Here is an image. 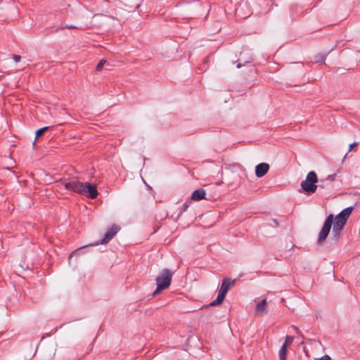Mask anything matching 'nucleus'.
<instances>
[{
    "label": "nucleus",
    "instance_id": "obj_24",
    "mask_svg": "<svg viewBox=\"0 0 360 360\" xmlns=\"http://www.w3.org/2000/svg\"><path fill=\"white\" fill-rule=\"evenodd\" d=\"M237 68H240V63L238 64Z\"/></svg>",
    "mask_w": 360,
    "mask_h": 360
},
{
    "label": "nucleus",
    "instance_id": "obj_13",
    "mask_svg": "<svg viewBox=\"0 0 360 360\" xmlns=\"http://www.w3.org/2000/svg\"><path fill=\"white\" fill-rule=\"evenodd\" d=\"M293 340L294 338L292 336L287 335L285 337V340L283 345H285V347H288V346L290 345L292 343Z\"/></svg>",
    "mask_w": 360,
    "mask_h": 360
},
{
    "label": "nucleus",
    "instance_id": "obj_8",
    "mask_svg": "<svg viewBox=\"0 0 360 360\" xmlns=\"http://www.w3.org/2000/svg\"><path fill=\"white\" fill-rule=\"evenodd\" d=\"M269 169V165L265 162L259 163L255 167V175L258 178L264 176Z\"/></svg>",
    "mask_w": 360,
    "mask_h": 360
},
{
    "label": "nucleus",
    "instance_id": "obj_3",
    "mask_svg": "<svg viewBox=\"0 0 360 360\" xmlns=\"http://www.w3.org/2000/svg\"><path fill=\"white\" fill-rule=\"evenodd\" d=\"M173 274L174 273L168 269H164L161 271L159 276L155 279L157 288L153 293L154 297L159 294L162 290L169 287Z\"/></svg>",
    "mask_w": 360,
    "mask_h": 360
},
{
    "label": "nucleus",
    "instance_id": "obj_14",
    "mask_svg": "<svg viewBox=\"0 0 360 360\" xmlns=\"http://www.w3.org/2000/svg\"><path fill=\"white\" fill-rule=\"evenodd\" d=\"M49 129V127H44L39 129H38L36 131V137L38 138L41 136L46 131H47Z\"/></svg>",
    "mask_w": 360,
    "mask_h": 360
},
{
    "label": "nucleus",
    "instance_id": "obj_15",
    "mask_svg": "<svg viewBox=\"0 0 360 360\" xmlns=\"http://www.w3.org/2000/svg\"><path fill=\"white\" fill-rule=\"evenodd\" d=\"M107 63V60L105 59H102L99 61V63L96 65V70L101 71L103 69V65Z\"/></svg>",
    "mask_w": 360,
    "mask_h": 360
},
{
    "label": "nucleus",
    "instance_id": "obj_20",
    "mask_svg": "<svg viewBox=\"0 0 360 360\" xmlns=\"http://www.w3.org/2000/svg\"><path fill=\"white\" fill-rule=\"evenodd\" d=\"M319 360H332L328 355H324L319 359Z\"/></svg>",
    "mask_w": 360,
    "mask_h": 360
},
{
    "label": "nucleus",
    "instance_id": "obj_16",
    "mask_svg": "<svg viewBox=\"0 0 360 360\" xmlns=\"http://www.w3.org/2000/svg\"><path fill=\"white\" fill-rule=\"evenodd\" d=\"M335 174L329 175L326 179H321V182H327L328 181H333L335 180Z\"/></svg>",
    "mask_w": 360,
    "mask_h": 360
},
{
    "label": "nucleus",
    "instance_id": "obj_23",
    "mask_svg": "<svg viewBox=\"0 0 360 360\" xmlns=\"http://www.w3.org/2000/svg\"><path fill=\"white\" fill-rule=\"evenodd\" d=\"M320 58L321 59V63H323L324 60H325V56H321Z\"/></svg>",
    "mask_w": 360,
    "mask_h": 360
},
{
    "label": "nucleus",
    "instance_id": "obj_17",
    "mask_svg": "<svg viewBox=\"0 0 360 360\" xmlns=\"http://www.w3.org/2000/svg\"><path fill=\"white\" fill-rule=\"evenodd\" d=\"M188 207H189V203H188L187 202H185L183 205L182 207L181 208L180 212L181 213V212H186Z\"/></svg>",
    "mask_w": 360,
    "mask_h": 360
},
{
    "label": "nucleus",
    "instance_id": "obj_6",
    "mask_svg": "<svg viewBox=\"0 0 360 360\" xmlns=\"http://www.w3.org/2000/svg\"><path fill=\"white\" fill-rule=\"evenodd\" d=\"M333 221V215L332 214H330L327 217V218L323 224V226L319 234V238H318V240H317L319 244H321L322 243H323L326 240V239L328 237L329 232L330 231Z\"/></svg>",
    "mask_w": 360,
    "mask_h": 360
},
{
    "label": "nucleus",
    "instance_id": "obj_22",
    "mask_svg": "<svg viewBox=\"0 0 360 360\" xmlns=\"http://www.w3.org/2000/svg\"><path fill=\"white\" fill-rule=\"evenodd\" d=\"M83 248H84V247H82V248H78V249H77V250H76L75 252H73L71 255H70V256H69V259H70V257L72 256V255H74L75 253H76V252H77L80 251V250H81V249H82Z\"/></svg>",
    "mask_w": 360,
    "mask_h": 360
},
{
    "label": "nucleus",
    "instance_id": "obj_7",
    "mask_svg": "<svg viewBox=\"0 0 360 360\" xmlns=\"http://www.w3.org/2000/svg\"><path fill=\"white\" fill-rule=\"evenodd\" d=\"M121 229L120 226L117 224H113L110 228L108 229L106 233L104 235L103 238H102L100 241H97L91 245H98L101 244H106L110 240H111L114 236L117 233V232Z\"/></svg>",
    "mask_w": 360,
    "mask_h": 360
},
{
    "label": "nucleus",
    "instance_id": "obj_21",
    "mask_svg": "<svg viewBox=\"0 0 360 360\" xmlns=\"http://www.w3.org/2000/svg\"><path fill=\"white\" fill-rule=\"evenodd\" d=\"M320 184L318 185L319 187L321 188H325V186H326V182H321V181H319Z\"/></svg>",
    "mask_w": 360,
    "mask_h": 360
},
{
    "label": "nucleus",
    "instance_id": "obj_18",
    "mask_svg": "<svg viewBox=\"0 0 360 360\" xmlns=\"http://www.w3.org/2000/svg\"><path fill=\"white\" fill-rule=\"evenodd\" d=\"M359 145L358 142H354L351 143L349 146V150L351 151L354 147L357 146Z\"/></svg>",
    "mask_w": 360,
    "mask_h": 360
},
{
    "label": "nucleus",
    "instance_id": "obj_9",
    "mask_svg": "<svg viewBox=\"0 0 360 360\" xmlns=\"http://www.w3.org/2000/svg\"><path fill=\"white\" fill-rule=\"evenodd\" d=\"M93 26L92 23L91 22H89V24H84L83 25H81V26H76V25H66L65 26H62V27H60L57 29V30H63L64 29H75V30H86V29H89V28H91V27Z\"/></svg>",
    "mask_w": 360,
    "mask_h": 360
},
{
    "label": "nucleus",
    "instance_id": "obj_19",
    "mask_svg": "<svg viewBox=\"0 0 360 360\" xmlns=\"http://www.w3.org/2000/svg\"><path fill=\"white\" fill-rule=\"evenodd\" d=\"M13 58L15 63L20 61L21 57L18 55H13Z\"/></svg>",
    "mask_w": 360,
    "mask_h": 360
},
{
    "label": "nucleus",
    "instance_id": "obj_10",
    "mask_svg": "<svg viewBox=\"0 0 360 360\" xmlns=\"http://www.w3.org/2000/svg\"><path fill=\"white\" fill-rule=\"evenodd\" d=\"M205 191L204 189L195 190L191 195V199L195 201H199L205 198Z\"/></svg>",
    "mask_w": 360,
    "mask_h": 360
},
{
    "label": "nucleus",
    "instance_id": "obj_11",
    "mask_svg": "<svg viewBox=\"0 0 360 360\" xmlns=\"http://www.w3.org/2000/svg\"><path fill=\"white\" fill-rule=\"evenodd\" d=\"M256 314L258 315H263L266 311V300L263 299L256 306Z\"/></svg>",
    "mask_w": 360,
    "mask_h": 360
},
{
    "label": "nucleus",
    "instance_id": "obj_12",
    "mask_svg": "<svg viewBox=\"0 0 360 360\" xmlns=\"http://www.w3.org/2000/svg\"><path fill=\"white\" fill-rule=\"evenodd\" d=\"M287 347L285 345H282L278 351L279 359L286 360Z\"/></svg>",
    "mask_w": 360,
    "mask_h": 360
},
{
    "label": "nucleus",
    "instance_id": "obj_1",
    "mask_svg": "<svg viewBox=\"0 0 360 360\" xmlns=\"http://www.w3.org/2000/svg\"><path fill=\"white\" fill-rule=\"evenodd\" d=\"M64 188L68 191L85 195L91 199H95L98 196L96 186L88 182L83 183L78 180H72L58 185L60 190Z\"/></svg>",
    "mask_w": 360,
    "mask_h": 360
},
{
    "label": "nucleus",
    "instance_id": "obj_4",
    "mask_svg": "<svg viewBox=\"0 0 360 360\" xmlns=\"http://www.w3.org/2000/svg\"><path fill=\"white\" fill-rule=\"evenodd\" d=\"M318 182L319 178L316 173L314 171H311L307 174L305 180L301 182L300 186L304 193L311 195L319 188V186L316 184Z\"/></svg>",
    "mask_w": 360,
    "mask_h": 360
},
{
    "label": "nucleus",
    "instance_id": "obj_5",
    "mask_svg": "<svg viewBox=\"0 0 360 360\" xmlns=\"http://www.w3.org/2000/svg\"><path fill=\"white\" fill-rule=\"evenodd\" d=\"M235 283V280L226 278L222 280L221 288L219 290L217 297L210 303L211 306H217L222 303L229 288Z\"/></svg>",
    "mask_w": 360,
    "mask_h": 360
},
{
    "label": "nucleus",
    "instance_id": "obj_2",
    "mask_svg": "<svg viewBox=\"0 0 360 360\" xmlns=\"http://www.w3.org/2000/svg\"><path fill=\"white\" fill-rule=\"evenodd\" d=\"M354 210L353 207H348L341 211L335 218V223L333 227V235L338 239L342 229L344 228L348 218Z\"/></svg>",
    "mask_w": 360,
    "mask_h": 360
}]
</instances>
